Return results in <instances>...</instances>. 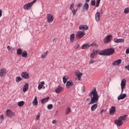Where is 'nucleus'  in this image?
Masks as SVG:
<instances>
[{
	"instance_id": "1",
	"label": "nucleus",
	"mask_w": 129,
	"mask_h": 129,
	"mask_svg": "<svg viewBox=\"0 0 129 129\" xmlns=\"http://www.w3.org/2000/svg\"><path fill=\"white\" fill-rule=\"evenodd\" d=\"M89 96L91 97V101L89 104H94V103H97L98 99H99V96L97 94L96 91V88H94L91 92L89 94Z\"/></svg>"
},
{
	"instance_id": "2",
	"label": "nucleus",
	"mask_w": 129,
	"mask_h": 129,
	"mask_svg": "<svg viewBox=\"0 0 129 129\" xmlns=\"http://www.w3.org/2000/svg\"><path fill=\"white\" fill-rule=\"evenodd\" d=\"M85 36V32L82 31H79L77 33L76 37L77 39H81Z\"/></svg>"
},
{
	"instance_id": "3",
	"label": "nucleus",
	"mask_w": 129,
	"mask_h": 129,
	"mask_svg": "<svg viewBox=\"0 0 129 129\" xmlns=\"http://www.w3.org/2000/svg\"><path fill=\"white\" fill-rule=\"evenodd\" d=\"M6 115L8 116V117L12 118L14 116H15V113L14 112L12 111V110L11 109H8L6 112Z\"/></svg>"
},
{
	"instance_id": "4",
	"label": "nucleus",
	"mask_w": 129,
	"mask_h": 129,
	"mask_svg": "<svg viewBox=\"0 0 129 129\" xmlns=\"http://www.w3.org/2000/svg\"><path fill=\"white\" fill-rule=\"evenodd\" d=\"M33 5L34 4L32 2L28 3L24 5L23 9H24V10H31V8L33 7Z\"/></svg>"
},
{
	"instance_id": "5",
	"label": "nucleus",
	"mask_w": 129,
	"mask_h": 129,
	"mask_svg": "<svg viewBox=\"0 0 129 129\" xmlns=\"http://www.w3.org/2000/svg\"><path fill=\"white\" fill-rule=\"evenodd\" d=\"M47 23H52L53 21H54V17H53V16L52 15V14H47Z\"/></svg>"
},
{
	"instance_id": "6",
	"label": "nucleus",
	"mask_w": 129,
	"mask_h": 129,
	"mask_svg": "<svg viewBox=\"0 0 129 129\" xmlns=\"http://www.w3.org/2000/svg\"><path fill=\"white\" fill-rule=\"evenodd\" d=\"M107 50V56H110L111 55H113L114 54V48H110L106 49Z\"/></svg>"
},
{
	"instance_id": "7",
	"label": "nucleus",
	"mask_w": 129,
	"mask_h": 129,
	"mask_svg": "<svg viewBox=\"0 0 129 129\" xmlns=\"http://www.w3.org/2000/svg\"><path fill=\"white\" fill-rule=\"evenodd\" d=\"M91 46H97V44L95 43H92L91 44L87 43L86 44H84L82 46V49H88V48H89V47H91Z\"/></svg>"
},
{
	"instance_id": "8",
	"label": "nucleus",
	"mask_w": 129,
	"mask_h": 129,
	"mask_svg": "<svg viewBox=\"0 0 129 129\" xmlns=\"http://www.w3.org/2000/svg\"><path fill=\"white\" fill-rule=\"evenodd\" d=\"M7 69L3 68L0 71V77H4L7 74Z\"/></svg>"
},
{
	"instance_id": "9",
	"label": "nucleus",
	"mask_w": 129,
	"mask_h": 129,
	"mask_svg": "<svg viewBox=\"0 0 129 129\" xmlns=\"http://www.w3.org/2000/svg\"><path fill=\"white\" fill-rule=\"evenodd\" d=\"M21 76L24 79H29L30 78V76H29V74L27 72H22L21 73Z\"/></svg>"
},
{
	"instance_id": "10",
	"label": "nucleus",
	"mask_w": 129,
	"mask_h": 129,
	"mask_svg": "<svg viewBox=\"0 0 129 129\" xmlns=\"http://www.w3.org/2000/svg\"><path fill=\"white\" fill-rule=\"evenodd\" d=\"M111 38H112V36L110 35L107 36L103 40L104 43H109L111 41Z\"/></svg>"
},
{
	"instance_id": "11",
	"label": "nucleus",
	"mask_w": 129,
	"mask_h": 129,
	"mask_svg": "<svg viewBox=\"0 0 129 129\" xmlns=\"http://www.w3.org/2000/svg\"><path fill=\"white\" fill-rule=\"evenodd\" d=\"M73 85H74V84H73V82H72V81H68L67 82L66 86L67 88L69 89L71 88Z\"/></svg>"
},
{
	"instance_id": "12",
	"label": "nucleus",
	"mask_w": 129,
	"mask_h": 129,
	"mask_svg": "<svg viewBox=\"0 0 129 129\" xmlns=\"http://www.w3.org/2000/svg\"><path fill=\"white\" fill-rule=\"evenodd\" d=\"M114 122L115 124H116L118 126H121V125H122V124H123V122H122V120L119 119V118L118 119L115 120L114 121Z\"/></svg>"
},
{
	"instance_id": "13",
	"label": "nucleus",
	"mask_w": 129,
	"mask_h": 129,
	"mask_svg": "<svg viewBox=\"0 0 129 129\" xmlns=\"http://www.w3.org/2000/svg\"><path fill=\"white\" fill-rule=\"evenodd\" d=\"M121 63V59H119L113 62L112 64L113 66H117L118 65H120Z\"/></svg>"
},
{
	"instance_id": "14",
	"label": "nucleus",
	"mask_w": 129,
	"mask_h": 129,
	"mask_svg": "<svg viewBox=\"0 0 129 129\" xmlns=\"http://www.w3.org/2000/svg\"><path fill=\"white\" fill-rule=\"evenodd\" d=\"M116 110V109H115V107L114 106H112L111 107V108H110V110H109V114L111 115H113V114L114 113H115V111Z\"/></svg>"
},
{
	"instance_id": "15",
	"label": "nucleus",
	"mask_w": 129,
	"mask_h": 129,
	"mask_svg": "<svg viewBox=\"0 0 129 129\" xmlns=\"http://www.w3.org/2000/svg\"><path fill=\"white\" fill-rule=\"evenodd\" d=\"M95 20L97 23H98L100 20V13L99 12H96L95 14Z\"/></svg>"
},
{
	"instance_id": "16",
	"label": "nucleus",
	"mask_w": 129,
	"mask_h": 129,
	"mask_svg": "<svg viewBox=\"0 0 129 129\" xmlns=\"http://www.w3.org/2000/svg\"><path fill=\"white\" fill-rule=\"evenodd\" d=\"M79 30H82L83 31H86L88 30V26L85 25H82L79 26Z\"/></svg>"
},
{
	"instance_id": "17",
	"label": "nucleus",
	"mask_w": 129,
	"mask_h": 129,
	"mask_svg": "<svg viewBox=\"0 0 129 129\" xmlns=\"http://www.w3.org/2000/svg\"><path fill=\"white\" fill-rule=\"evenodd\" d=\"M64 88L60 86H58L55 89V92L56 93H60L61 91H63Z\"/></svg>"
},
{
	"instance_id": "18",
	"label": "nucleus",
	"mask_w": 129,
	"mask_h": 129,
	"mask_svg": "<svg viewBox=\"0 0 129 129\" xmlns=\"http://www.w3.org/2000/svg\"><path fill=\"white\" fill-rule=\"evenodd\" d=\"M126 97V94H121L119 95L117 97L118 100H120L121 99H124Z\"/></svg>"
},
{
	"instance_id": "19",
	"label": "nucleus",
	"mask_w": 129,
	"mask_h": 129,
	"mask_svg": "<svg viewBox=\"0 0 129 129\" xmlns=\"http://www.w3.org/2000/svg\"><path fill=\"white\" fill-rule=\"evenodd\" d=\"M99 54L101 56H107V51L106 49L100 51L99 52Z\"/></svg>"
},
{
	"instance_id": "20",
	"label": "nucleus",
	"mask_w": 129,
	"mask_h": 129,
	"mask_svg": "<svg viewBox=\"0 0 129 129\" xmlns=\"http://www.w3.org/2000/svg\"><path fill=\"white\" fill-rule=\"evenodd\" d=\"M29 90V84L28 83H26L23 87V92H27Z\"/></svg>"
},
{
	"instance_id": "21",
	"label": "nucleus",
	"mask_w": 129,
	"mask_h": 129,
	"mask_svg": "<svg viewBox=\"0 0 129 129\" xmlns=\"http://www.w3.org/2000/svg\"><path fill=\"white\" fill-rule=\"evenodd\" d=\"M44 84H45V82L44 81H42L39 84L38 86V90H41V89L43 88V87H44Z\"/></svg>"
},
{
	"instance_id": "22",
	"label": "nucleus",
	"mask_w": 129,
	"mask_h": 129,
	"mask_svg": "<svg viewBox=\"0 0 129 129\" xmlns=\"http://www.w3.org/2000/svg\"><path fill=\"white\" fill-rule=\"evenodd\" d=\"M50 99V97H47L46 98H44L43 99H42L40 101V102H41L42 104L45 103L46 102H48L49 101V100Z\"/></svg>"
},
{
	"instance_id": "23",
	"label": "nucleus",
	"mask_w": 129,
	"mask_h": 129,
	"mask_svg": "<svg viewBox=\"0 0 129 129\" xmlns=\"http://www.w3.org/2000/svg\"><path fill=\"white\" fill-rule=\"evenodd\" d=\"M125 85H126V80L125 79H123L121 82V87H125Z\"/></svg>"
},
{
	"instance_id": "24",
	"label": "nucleus",
	"mask_w": 129,
	"mask_h": 129,
	"mask_svg": "<svg viewBox=\"0 0 129 129\" xmlns=\"http://www.w3.org/2000/svg\"><path fill=\"white\" fill-rule=\"evenodd\" d=\"M76 76H77L78 79L79 81L81 79V76H82L83 74L80 72H77V73H76Z\"/></svg>"
},
{
	"instance_id": "25",
	"label": "nucleus",
	"mask_w": 129,
	"mask_h": 129,
	"mask_svg": "<svg viewBox=\"0 0 129 129\" xmlns=\"http://www.w3.org/2000/svg\"><path fill=\"white\" fill-rule=\"evenodd\" d=\"M33 105H38V99L37 96H35L33 101L32 102Z\"/></svg>"
},
{
	"instance_id": "26",
	"label": "nucleus",
	"mask_w": 129,
	"mask_h": 129,
	"mask_svg": "<svg viewBox=\"0 0 129 129\" xmlns=\"http://www.w3.org/2000/svg\"><path fill=\"white\" fill-rule=\"evenodd\" d=\"M122 41V42H123L124 41V40H123V39H117V38H114V43H120V42H121Z\"/></svg>"
},
{
	"instance_id": "27",
	"label": "nucleus",
	"mask_w": 129,
	"mask_h": 129,
	"mask_svg": "<svg viewBox=\"0 0 129 129\" xmlns=\"http://www.w3.org/2000/svg\"><path fill=\"white\" fill-rule=\"evenodd\" d=\"M22 57L24 58H27L28 57V52L26 50L22 51V53L21 54Z\"/></svg>"
},
{
	"instance_id": "28",
	"label": "nucleus",
	"mask_w": 129,
	"mask_h": 129,
	"mask_svg": "<svg viewBox=\"0 0 129 129\" xmlns=\"http://www.w3.org/2000/svg\"><path fill=\"white\" fill-rule=\"evenodd\" d=\"M74 39H75V34L73 33L70 36V41L71 42V43L74 42Z\"/></svg>"
},
{
	"instance_id": "29",
	"label": "nucleus",
	"mask_w": 129,
	"mask_h": 129,
	"mask_svg": "<svg viewBox=\"0 0 129 129\" xmlns=\"http://www.w3.org/2000/svg\"><path fill=\"white\" fill-rule=\"evenodd\" d=\"M97 106H98L97 104H93L91 107V109L92 111H94V110H95V109H96V108H97Z\"/></svg>"
},
{
	"instance_id": "30",
	"label": "nucleus",
	"mask_w": 129,
	"mask_h": 129,
	"mask_svg": "<svg viewBox=\"0 0 129 129\" xmlns=\"http://www.w3.org/2000/svg\"><path fill=\"white\" fill-rule=\"evenodd\" d=\"M83 8L84 10H85L86 11H87L88 10V9H89V5H88V3H86L84 5Z\"/></svg>"
},
{
	"instance_id": "31",
	"label": "nucleus",
	"mask_w": 129,
	"mask_h": 129,
	"mask_svg": "<svg viewBox=\"0 0 129 129\" xmlns=\"http://www.w3.org/2000/svg\"><path fill=\"white\" fill-rule=\"evenodd\" d=\"M97 54V52L93 51V52L90 55V58L94 59V57H95V56H96Z\"/></svg>"
},
{
	"instance_id": "32",
	"label": "nucleus",
	"mask_w": 129,
	"mask_h": 129,
	"mask_svg": "<svg viewBox=\"0 0 129 129\" xmlns=\"http://www.w3.org/2000/svg\"><path fill=\"white\" fill-rule=\"evenodd\" d=\"M47 55H48V51H46L43 54H41V57L42 58V59H45V58H46V57H47Z\"/></svg>"
},
{
	"instance_id": "33",
	"label": "nucleus",
	"mask_w": 129,
	"mask_h": 129,
	"mask_svg": "<svg viewBox=\"0 0 129 129\" xmlns=\"http://www.w3.org/2000/svg\"><path fill=\"white\" fill-rule=\"evenodd\" d=\"M126 116H127V115H124L119 117L118 118L120 119V120H125V119H126Z\"/></svg>"
},
{
	"instance_id": "34",
	"label": "nucleus",
	"mask_w": 129,
	"mask_h": 129,
	"mask_svg": "<svg viewBox=\"0 0 129 129\" xmlns=\"http://www.w3.org/2000/svg\"><path fill=\"white\" fill-rule=\"evenodd\" d=\"M23 53V49L21 48H18L17 50V55H22Z\"/></svg>"
},
{
	"instance_id": "35",
	"label": "nucleus",
	"mask_w": 129,
	"mask_h": 129,
	"mask_svg": "<svg viewBox=\"0 0 129 129\" xmlns=\"http://www.w3.org/2000/svg\"><path fill=\"white\" fill-rule=\"evenodd\" d=\"M67 80H68V76H66L63 77L62 81H63L64 84H65V83H66V82H67Z\"/></svg>"
},
{
	"instance_id": "36",
	"label": "nucleus",
	"mask_w": 129,
	"mask_h": 129,
	"mask_svg": "<svg viewBox=\"0 0 129 129\" xmlns=\"http://www.w3.org/2000/svg\"><path fill=\"white\" fill-rule=\"evenodd\" d=\"M22 78L20 77H17L16 78V81L17 83H19V82H20V81H22Z\"/></svg>"
},
{
	"instance_id": "37",
	"label": "nucleus",
	"mask_w": 129,
	"mask_h": 129,
	"mask_svg": "<svg viewBox=\"0 0 129 129\" xmlns=\"http://www.w3.org/2000/svg\"><path fill=\"white\" fill-rule=\"evenodd\" d=\"M71 112V108L70 107H68L67 109L66 112V114L67 115V114H69Z\"/></svg>"
},
{
	"instance_id": "38",
	"label": "nucleus",
	"mask_w": 129,
	"mask_h": 129,
	"mask_svg": "<svg viewBox=\"0 0 129 129\" xmlns=\"http://www.w3.org/2000/svg\"><path fill=\"white\" fill-rule=\"evenodd\" d=\"M24 104H25L24 101H22L18 102V106H20V107L23 106Z\"/></svg>"
},
{
	"instance_id": "39",
	"label": "nucleus",
	"mask_w": 129,
	"mask_h": 129,
	"mask_svg": "<svg viewBox=\"0 0 129 129\" xmlns=\"http://www.w3.org/2000/svg\"><path fill=\"white\" fill-rule=\"evenodd\" d=\"M124 14H128V13H129V8H125L124 10Z\"/></svg>"
},
{
	"instance_id": "40",
	"label": "nucleus",
	"mask_w": 129,
	"mask_h": 129,
	"mask_svg": "<svg viewBox=\"0 0 129 129\" xmlns=\"http://www.w3.org/2000/svg\"><path fill=\"white\" fill-rule=\"evenodd\" d=\"M74 9V3L70 5V10L72 11V10Z\"/></svg>"
},
{
	"instance_id": "41",
	"label": "nucleus",
	"mask_w": 129,
	"mask_h": 129,
	"mask_svg": "<svg viewBox=\"0 0 129 129\" xmlns=\"http://www.w3.org/2000/svg\"><path fill=\"white\" fill-rule=\"evenodd\" d=\"M78 9H76V10H72V13H73V16H75V15H76V12H77Z\"/></svg>"
},
{
	"instance_id": "42",
	"label": "nucleus",
	"mask_w": 129,
	"mask_h": 129,
	"mask_svg": "<svg viewBox=\"0 0 129 129\" xmlns=\"http://www.w3.org/2000/svg\"><path fill=\"white\" fill-rule=\"evenodd\" d=\"M48 109H52L53 108V105L52 104H49L47 105Z\"/></svg>"
},
{
	"instance_id": "43",
	"label": "nucleus",
	"mask_w": 129,
	"mask_h": 129,
	"mask_svg": "<svg viewBox=\"0 0 129 129\" xmlns=\"http://www.w3.org/2000/svg\"><path fill=\"white\" fill-rule=\"evenodd\" d=\"M99 4H100V0H97L96 5V7L98 8L99 7Z\"/></svg>"
},
{
	"instance_id": "44",
	"label": "nucleus",
	"mask_w": 129,
	"mask_h": 129,
	"mask_svg": "<svg viewBox=\"0 0 129 129\" xmlns=\"http://www.w3.org/2000/svg\"><path fill=\"white\" fill-rule=\"evenodd\" d=\"M40 115H41V113L40 112H38V115L36 117V120H39L40 119Z\"/></svg>"
},
{
	"instance_id": "45",
	"label": "nucleus",
	"mask_w": 129,
	"mask_h": 129,
	"mask_svg": "<svg viewBox=\"0 0 129 129\" xmlns=\"http://www.w3.org/2000/svg\"><path fill=\"white\" fill-rule=\"evenodd\" d=\"M121 94H123V91H124V89L125 88V87H121Z\"/></svg>"
},
{
	"instance_id": "46",
	"label": "nucleus",
	"mask_w": 129,
	"mask_h": 129,
	"mask_svg": "<svg viewBox=\"0 0 129 129\" xmlns=\"http://www.w3.org/2000/svg\"><path fill=\"white\" fill-rule=\"evenodd\" d=\"M91 5L95 6V1H91Z\"/></svg>"
},
{
	"instance_id": "47",
	"label": "nucleus",
	"mask_w": 129,
	"mask_h": 129,
	"mask_svg": "<svg viewBox=\"0 0 129 129\" xmlns=\"http://www.w3.org/2000/svg\"><path fill=\"white\" fill-rule=\"evenodd\" d=\"M95 62V61L93 60V59L89 61V64H93V63Z\"/></svg>"
},
{
	"instance_id": "48",
	"label": "nucleus",
	"mask_w": 129,
	"mask_h": 129,
	"mask_svg": "<svg viewBox=\"0 0 129 129\" xmlns=\"http://www.w3.org/2000/svg\"><path fill=\"white\" fill-rule=\"evenodd\" d=\"M125 69H126L128 70V71H129V64L128 66H125Z\"/></svg>"
},
{
	"instance_id": "49",
	"label": "nucleus",
	"mask_w": 129,
	"mask_h": 129,
	"mask_svg": "<svg viewBox=\"0 0 129 129\" xmlns=\"http://www.w3.org/2000/svg\"><path fill=\"white\" fill-rule=\"evenodd\" d=\"M79 44H77L75 46V49H78V48H79Z\"/></svg>"
},
{
	"instance_id": "50",
	"label": "nucleus",
	"mask_w": 129,
	"mask_h": 129,
	"mask_svg": "<svg viewBox=\"0 0 129 129\" xmlns=\"http://www.w3.org/2000/svg\"><path fill=\"white\" fill-rule=\"evenodd\" d=\"M0 119L4 120V115L2 114L0 116Z\"/></svg>"
},
{
	"instance_id": "51",
	"label": "nucleus",
	"mask_w": 129,
	"mask_h": 129,
	"mask_svg": "<svg viewBox=\"0 0 129 129\" xmlns=\"http://www.w3.org/2000/svg\"><path fill=\"white\" fill-rule=\"evenodd\" d=\"M78 8H80V7H82V3H80L79 4H78L77 5Z\"/></svg>"
},
{
	"instance_id": "52",
	"label": "nucleus",
	"mask_w": 129,
	"mask_h": 129,
	"mask_svg": "<svg viewBox=\"0 0 129 129\" xmlns=\"http://www.w3.org/2000/svg\"><path fill=\"white\" fill-rule=\"evenodd\" d=\"M82 89L83 92H84V91H85V87L83 86L82 88Z\"/></svg>"
},
{
	"instance_id": "53",
	"label": "nucleus",
	"mask_w": 129,
	"mask_h": 129,
	"mask_svg": "<svg viewBox=\"0 0 129 129\" xmlns=\"http://www.w3.org/2000/svg\"><path fill=\"white\" fill-rule=\"evenodd\" d=\"M52 123H53V124H55V123H57V121H56V120H53Z\"/></svg>"
},
{
	"instance_id": "54",
	"label": "nucleus",
	"mask_w": 129,
	"mask_h": 129,
	"mask_svg": "<svg viewBox=\"0 0 129 129\" xmlns=\"http://www.w3.org/2000/svg\"><path fill=\"white\" fill-rule=\"evenodd\" d=\"M126 54H129V48L126 49Z\"/></svg>"
},
{
	"instance_id": "55",
	"label": "nucleus",
	"mask_w": 129,
	"mask_h": 129,
	"mask_svg": "<svg viewBox=\"0 0 129 129\" xmlns=\"http://www.w3.org/2000/svg\"><path fill=\"white\" fill-rule=\"evenodd\" d=\"M7 49H8V50H9V51H10V50H11V46L10 45H8L7 46Z\"/></svg>"
},
{
	"instance_id": "56",
	"label": "nucleus",
	"mask_w": 129,
	"mask_h": 129,
	"mask_svg": "<svg viewBox=\"0 0 129 129\" xmlns=\"http://www.w3.org/2000/svg\"><path fill=\"white\" fill-rule=\"evenodd\" d=\"M3 16V11L2 10H0V18Z\"/></svg>"
},
{
	"instance_id": "57",
	"label": "nucleus",
	"mask_w": 129,
	"mask_h": 129,
	"mask_svg": "<svg viewBox=\"0 0 129 129\" xmlns=\"http://www.w3.org/2000/svg\"><path fill=\"white\" fill-rule=\"evenodd\" d=\"M36 2H37V0H34L33 1L31 2V3L34 5Z\"/></svg>"
},
{
	"instance_id": "58",
	"label": "nucleus",
	"mask_w": 129,
	"mask_h": 129,
	"mask_svg": "<svg viewBox=\"0 0 129 129\" xmlns=\"http://www.w3.org/2000/svg\"><path fill=\"white\" fill-rule=\"evenodd\" d=\"M36 2H37V0H34L33 1L31 2V3L34 5Z\"/></svg>"
},
{
	"instance_id": "59",
	"label": "nucleus",
	"mask_w": 129,
	"mask_h": 129,
	"mask_svg": "<svg viewBox=\"0 0 129 129\" xmlns=\"http://www.w3.org/2000/svg\"><path fill=\"white\" fill-rule=\"evenodd\" d=\"M103 112H104V109H102L101 110V114H102V113H103Z\"/></svg>"
},
{
	"instance_id": "60",
	"label": "nucleus",
	"mask_w": 129,
	"mask_h": 129,
	"mask_svg": "<svg viewBox=\"0 0 129 129\" xmlns=\"http://www.w3.org/2000/svg\"><path fill=\"white\" fill-rule=\"evenodd\" d=\"M54 43H56V39H55V38H54V39L53 40V42L54 43Z\"/></svg>"
},
{
	"instance_id": "61",
	"label": "nucleus",
	"mask_w": 129,
	"mask_h": 129,
	"mask_svg": "<svg viewBox=\"0 0 129 129\" xmlns=\"http://www.w3.org/2000/svg\"><path fill=\"white\" fill-rule=\"evenodd\" d=\"M90 0H86V3H89Z\"/></svg>"
},
{
	"instance_id": "62",
	"label": "nucleus",
	"mask_w": 129,
	"mask_h": 129,
	"mask_svg": "<svg viewBox=\"0 0 129 129\" xmlns=\"http://www.w3.org/2000/svg\"><path fill=\"white\" fill-rule=\"evenodd\" d=\"M89 100H90V98H87V101H89Z\"/></svg>"
},
{
	"instance_id": "63",
	"label": "nucleus",
	"mask_w": 129,
	"mask_h": 129,
	"mask_svg": "<svg viewBox=\"0 0 129 129\" xmlns=\"http://www.w3.org/2000/svg\"><path fill=\"white\" fill-rule=\"evenodd\" d=\"M58 113V111H56V112H55V115H57V114Z\"/></svg>"
}]
</instances>
